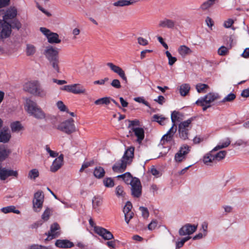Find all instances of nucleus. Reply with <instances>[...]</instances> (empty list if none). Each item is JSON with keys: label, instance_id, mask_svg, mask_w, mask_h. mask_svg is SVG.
<instances>
[{"label": "nucleus", "instance_id": "f257e3e1", "mask_svg": "<svg viewBox=\"0 0 249 249\" xmlns=\"http://www.w3.org/2000/svg\"><path fill=\"white\" fill-rule=\"evenodd\" d=\"M25 109L31 116L37 120L47 119V116L42 109L34 101L30 98H26Z\"/></svg>", "mask_w": 249, "mask_h": 249}, {"label": "nucleus", "instance_id": "f03ea898", "mask_svg": "<svg viewBox=\"0 0 249 249\" xmlns=\"http://www.w3.org/2000/svg\"><path fill=\"white\" fill-rule=\"evenodd\" d=\"M134 151L133 147L128 148L125 151L121 160L112 167L113 170L116 172H123L125 170L127 165L131 163L134 157Z\"/></svg>", "mask_w": 249, "mask_h": 249}, {"label": "nucleus", "instance_id": "7ed1b4c3", "mask_svg": "<svg viewBox=\"0 0 249 249\" xmlns=\"http://www.w3.org/2000/svg\"><path fill=\"white\" fill-rule=\"evenodd\" d=\"M57 129L70 135L76 131V128L72 118H70L62 122L57 126Z\"/></svg>", "mask_w": 249, "mask_h": 249}, {"label": "nucleus", "instance_id": "20e7f679", "mask_svg": "<svg viewBox=\"0 0 249 249\" xmlns=\"http://www.w3.org/2000/svg\"><path fill=\"white\" fill-rule=\"evenodd\" d=\"M61 90L71 92L75 94H87V90L80 84H74L64 86L60 88Z\"/></svg>", "mask_w": 249, "mask_h": 249}, {"label": "nucleus", "instance_id": "39448f33", "mask_svg": "<svg viewBox=\"0 0 249 249\" xmlns=\"http://www.w3.org/2000/svg\"><path fill=\"white\" fill-rule=\"evenodd\" d=\"M44 200V195L42 191L38 190L34 194L33 199V208L35 212L40 211L43 207Z\"/></svg>", "mask_w": 249, "mask_h": 249}, {"label": "nucleus", "instance_id": "423d86ee", "mask_svg": "<svg viewBox=\"0 0 249 249\" xmlns=\"http://www.w3.org/2000/svg\"><path fill=\"white\" fill-rule=\"evenodd\" d=\"M89 223L91 227L94 228L95 232L101 236L104 239L108 240L113 238V234L109 231L103 228L96 226L91 218L89 220Z\"/></svg>", "mask_w": 249, "mask_h": 249}, {"label": "nucleus", "instance_id": "0eeeda50", "mask_svg": "<svg viewBox=\"0 0 249 249\" xmlns=\"http://www.w3.org/2000/svg\"><path fill=\"white\" fill-rule=\"evenodd\" d=\"M43 54L48 61L59 58L58 49L52 46L45 47Z\"/></svg>", "mask_w": 249, "mask_h": 249}, {"label": "nucleus", "instance_id": "6e6552de", "mask_svg": "<svg viewBox=\"0 0 249 249\" xmlns=\"http://www.w3.org/2000/svg\"><path fill=\"white\" fill-rule=\"evenodd\" d=\"M219 96L218 93L210 92L207 94L203 98L198 100L196 102V104L199 105L201 106H204V103L209 104L218 99Z\"/></svg>", "mask_w": 249, "mask_h": 249}, {"label": "nucleus", "instance_id": "1a4fd4ad", "mask_svg": "<svg viewBox=\"0 0 249 249\" xmlns=\"http://www.w3.org/2000/svg\"><path fill=\"white\" fill-rule=\"evenodd\" d=\"M12 176L17 178L18 176V172L6 167H3L2 165L0 167V180L4 181L9 177Z\"/></svg>", "mask_w": 249, "mask_h": 249}, {"label": "nucleus", "instance_id": "9d476101", "mask_svg": "<svg viewBox=\"0 0 249 249\" xmlns=\"http://www.w3.org/2000/svg\"><path fill=\"white\" fill-rule=\"evenodd\" d=\"M131 186L132 195L136 197H139L142 194V186L140 180L134 178Z\"/></svg>", "mask_w": 249, "mask_h": 249}, {"label": "nucleus", "instance_id": "9b49d317", "mask_svg": "<svg viewBox=\"0 0 249 249\" xmlns=\"http://www.w3.org/2000/svg\"><path fill=\"white\" fill-rule=\"evenodd\" d=\"M12 32L11 25L7 21H4L0 29V40H3L9 37Z\"/></svg>", "mask_w": 249, "mask_h": 249}, {"label": "nucleus", "instance_id": "f8f14e48", "mask_svg": "<svg viewBox=\"0 0 249 249\" xmlns=\"http://www.w3.org/2000/svg\"><path fill=\"white\" fill-rule=\"evenodd\" d=\"M39 84V82L37 80L28 81L24 85L23 89L24 91L34 95Z\"/></svg>", "mask_w": 249, "mask_h": 249}, {"label": "nucleus", "instance_id": "ddd939ff", "mask_svg": "<svg viewBox=\"0 0 249 249\" xmlns=\"http://www.w3.org/2000/svg\"><path fill=\"white\" fill-rule=\"evenodd\" d=\"M197 228V225L186 224L179 229L178 233L180 236L191 235L196 231Z\"/></svg>", "mask_w": 249, "mask_h": 249}, {"label": "nucleus", "instance_id": "4468645a", "mask_svg": "<svg viewBox=\"0 0 249 249\" xmlns=\"http://www.w3.org/2000/svg\"><path fill=\"white\" fill-rule=\"evenodd\" d=\"M107 65L112 71L118 74L125 83L127 82V79L125 76V72L121 68L110 62L107 63Z\"/></svg>", "mask_w": 249, "mask_h": 249}, {"label": "nucleus", "instance_id": "2eb2a0df", "mask_svg": "<svg viewBox=\"0 0 249 249\" xmlns=\"http://www.w3.org/2000/svg\"><path fill=\"white\" fill-rule=\"evenodd\" d=\"M190 151V147L187 145L182 146L179 151L176 154L175 159L176 161L180 162L185 159V156Z\"/></svg>", "mask_w": 249, "mask_h": 249}, {"label": "nucleus", "instance_id": "dca6fc26", "mask_svg": "<svg viewBox=\"0 0 249 249\" xmlns=\"http://www.w3.org/2000/svg\"><path fill=\"white\" fill-rule=\"evenodd\" d=\"M176 21L174 20L169 18H164V19L159 21L158 26L160 28H167L173 29L176 27Z\"/></svg>", "mask_w": 249, "mask_h": 249}, {"label": "nucleus", "instance_id": "f3484780", "mask_svg": "<svg viewBox=\"0 0 249 249\" xmlns=\"http://www.w3.org/2000/svg\"><path fill=\"white\" fill-rule=\"evenodd\" d=\"M63 155L61 154L53 162L50 167V171L52 172H55L61 168L63 164Z\"/></svg>", "mask_w": 249, "mask_h": 249}, {"label": "nucleus", "instance_id": "a211bd4d", "mask_svg": "<svg viewBox=\"0 0 249 249\" xmlns=\"http://www.w3.org/2000/svg\"><path fill=\"white\" fill-rule=\"evenodd\" d=\"M55 245L59 248L68 249L74 246V244L67 239H58L55 241Z\"/></svg>", "mask_w": 249, "mask_h": 249}, {"label": "nucleus", "instance_id": "6ab92c4d", "mask_svg": "<svg viewBox=\"0 0 249 249\" xmlns=\"http://www.w3.org/2000/svg\"><path fill=\"white\" fill-rule=\"evenodd\" d=\"M17 15V9L14 7H11L9 8H8L4 16H3V20L4 21H6L7 20L11 19L14 18L16 17Z\"/></svg>", "mask_w": 249, "mask_h": 249}, {"label": "nucleus", "instance_id": "aec40b11", "mask_svg": "<svg viewBox=\"0 0 249 249\" xmlns=\"http://www.w3.org/2000/svg\"><path fill=\"white\" fill-rule=\"evenodd\" d=\"M132 131L137 137V141L140 143L144 138V131L141 127H132L130 131Z\"/></svg>", "mask_w": 249, "mask_h": 249}, {"label": "nucleus", "instance_id": "412c9836", "mask_svg": "<svg viewBox=\"0 0 249 249\" xmlns=\"http://www.w3.org/2000/svg\"><path fill=\"white\" fill-rule=\"evenodd\" d=\"M60 229V226L57 223H54L51 225L50 230L48 232L49 236H52L51 239L55 238L60 235V232L58 231Z\"/></svg>", "mask_w": 249, "mask_h": 249}, {"label": "nucleus", "instance_id": "4be33fe9", "mask_svg": "<svg viewBox=\"0 0 249 249\" xmlns=\"http://www.w3.org/2000/svg\"><path fill=\"white\" fill-rule=\"evenodd\" d=\"M178 52L183 58L190 55L193 53L192 50L189 47L184 45L180 46L178 49Z\"/></svg>", "mask_w": 249, "mask_h": 249}, {"label": "nucleus", "instance_id": "5701e85b", "mask_svg": "<svg viewBox=\"0 0 249 249\" xmlns=\"http://www.w3.org/2000/svg\"><path fill=\"white\" fill-rule=\"evenodd\" d=\"M11 138V133L8 130H3L0 131V142H8Z\"/></svg>", "mask_w": 249, "mask_h": 249}, {"label": "nucleus", "instance_id": "b1692460", "mask_svg": "<svg viewBox=\"0 0 249 249\" xmlns=\"http://www.w3.org/2000/svg\"><path fill=\"white\" fill-rule=\"evenodd\" d=\"M232 39L231 37H230L229 38V41L230 42V43L228 45H227V47L222 46L221 47L219 48L218 50V53L220 55L224 56L226 55L228 52L229 50L232 47Z\"/></svg>", "mask_w": 249, "mask_h": 249}, {"label": "nucleus", "instance_id": "393cba45", "mask_svg": "<svg viewBox=\"0 0 249 249\" xmlns=\"http://www.w3.org/2000/svg\"><path fill=\"white\" fill-rule=\"evenodd\" d=\"M47 39L49 43L51 44H58L61 42V39L59 38V35L55 33L52 32L47 36Z\"/></svg>", "mask_w": 249, "mask_h": 249}, {"label": "nucleus", "instance_id": "a878e982", "mask_svg": "<svg viewBox=\"0 0 249 249\" xmlns=\"http://www.w3.org/2000/svg\"><path fill=\"white\" fill-rule=\"evenodd\" d=\"M48 61L49 65L53 71H54L56 73H59L60 72L59 65L60 62L59 58Z\"/></svg>", "mask_w": 249, "mask_h": 249}, {"label": "nucleus", "instance_id": "bb28decb", "mask_svg": "<svg viewBox=\"0 0 249 249\" xmlns=\"http://www.w3.org/2000/svg\"><path fill=\"white\" fill-rule=\"evenodd\" d=\"M11 151L4 146H0V160H4L10 154Z\"/></svg>", "mask_w": 249, "mask_h": 249}, {"label": "nucleus", "instance_id": "cd10ccee", "mask_svg": "<svg viewBox=\"0 0 249 249\" xmlns=\"http://www.w3.org/2000/svg\"><path fill=\"white\" fill-rule=\"evenodd\" d=\"M183 114L177 111H174L171 114L172 123L176 124L177 122H180L183 119Z\"/></svg>", "mask_w": 249, "mask_h": 249}, {"label": "nucleus", "instance_id": "c85d7f7f", "mask_svg": "<svg viewBox=\"0 0 249 249\" xmlns=\"http://www.w3.org/2000/svg\"><path fill=\"white\" fill-rule=\"evenodd\" d=\"M118 178H122L123 180L127 184H131L132 183L134 178H132L131 175L129 172H126L123 175L117 176Z\"/></svg>", "mask_w": 249, "mask_h": 249}, {"label": "nucleus", "instance_id": "c756f323", "mask_svg": "<svg viewBox=\"0 0 249 249\" xmlns=\"http://www.w3.org/2000/svg\"><path fill=\"white\" fill-rule=\"evenodd\" d=\"M10 127L13 132H19L23 129V126L18 121L12 123L10 124Z\"/></svg>", "mask_w": 249, "mask_h": 249}, {"label": "nucleus", "instance_id": "7c9ffc66", "mask_svg": "<svg viewBox=\"0 0 249 249\" xmlns=\"http://www.w3.org/2000/svg\"><path fill=\"white\" fill-rule=\"evenodd\" d=\"M93 174L96 178H101L105 176V171L103 167L101 166H98L95 168Z\"/></svg>", "mask_w": 249, "mask_h": 249}, {"label": "nucleus", "instance_id": "2f4dec72", "mask_svg": "<svg viewBox=\"0 0 249 249\" xmlns=\"http://www.w3.org/2000/svg\"><path fill=\"white\" fill-rule=\"evenodd\" d=\"M190 89V86L188 84H183L179 88V93L182 96H186Z\"/></svg>", "mask_w": 249, "mask_h": 249}, {"label": "nucleus", "instance_id": "473e14b6", "mask_svg": "<svg viewBox=\"0 0 249 249\" xmlns=\"http://www.w3.org/2000/svg\"><path fill=\"white\" fill-rule=\"evenodd\" d=\"M36 47L31 44H27L26 47V54L28 56H33L36 53Z\"/></svg>", "mask_w": 249, "mask_h": 249}, {"label": "nucleus", "instance_id": "72a5a7b5", "mask_svg": "<svg viewBox=\"0 0 249 249\" xmlns=\"http://www.w3.org/2000/svg\"><path fill=\"white\" fill-rule=\"evenodd\" d=\"M39 176V172L37 169L35 168L30 170L28 174V178L32 180H35Z\"/></svg>", "mask_w": 249, "mask_h": 249}, {"label": "nucleus", "instance_id": "f704fd0d", "mask_svg": "<svg viewBox=\"0 0 249 249\" xmlns=\"http://www.w3.org/2000/svg\"><path fill=\"white\" fill-rule=\"evenodd\" d=\"M135 1L134 0H120L114 3L113 5L115 6L122 7L132 4L135 3Z\"/></svg>", "mask_w": 249, "mask_h": 249}, {"label": "nucleus", "instance_id": "c9c22d12", "mask_svg": "<svg viewBox=\"0 0 249 249\" xmlns=\"http://www.w3.org/2000/svg\"><path fill=\"white\" fill-rule=\"evenodd\" d=\"M47 95L46 90L42 88L41 86L40 83L39 85V86L37 87L36 92L34 93V95L38 96L40 97L44 98L46 97Z\"/></svg>", "mask_w": 249, "mask_h": 249}, {"label": "nucleus", "instance_id": "e433bc0d", "mask_svg": "<svg viewBox=\"0 0 249 249\" xmlns=\"http://www.w3.org/2000/svg\"><path fill=\"white\" fill-rule=\"evenodd\" d=\"M215 0H207L204 1L200 6V9L205 11L209 9L215 3Z\"/></svg>", "mask_w": 249, "mask_h": 249}, {"label": "nucleus", "instance_id": "4c0bfd02", "mask_svg": "<svg viewBox=\"0 0 249 249\" xmlns=\"http://www.w3.org/2000/svg\"><path fill=\"white\" fill-rule=\"evenodd\" d=\"M1 211L4 213L13 212L14 213L18 214L20 213L19 211L16 209V208L14 206H9L6 207H3L1 209Z\"/></svg>", "mask_w": 249, "mask_h": 249}, {"label": "nucleus", "instance_id": "58836bf2", "mask_svg": "<svg viewBox=\"0 0 249 249\" xmlns=\"http://www.w3.org/2000/svg\"><path fill=\"white\" fill-rule=\"evenodd\" d=\"M111 98L108 97H105L96 100L94 104L96 105H108L110 103Z\"/></svg>", "mask_w": 249, "mask_h": 249}, {"label": "nucleus", "instance_id": "ea45409f", "mask_svg": "<svg viewBox=\"0 0 249 249\" xmlns=\"http://www.w3.org/2000/svg\"><path fill=\"white\" fill-rule=\"evenodd\" d=\"M231 143V141L229 138H227L226 141L222 143L221 144H218L216 147H215L211 152H214L217 151L219 149L224 148L227 147Z\"/></svg>", "mask_w": 249, "mask_h": 249}, {"label": "nucleus", "instance_id": "a19ab883", "mask_svg": "<svg viewBox=\"0 0 249 249\" xmlns=\"http://www.w3.org/2000/svg\"><path fill=\"white\" fill-rule=\"evenodd\" d=\"M167 119V118L164 117L161 115L159 116L158 114H155L153 116V121L158 122L160 125H164V121Z\"/></svg>", "mask_w": 249, "mask_h": 249}, {"label": "nucleus", "instance_id": "79ce46f5", "mask_svg": "<svg viewBox=\"0 0 249 249\" xmlns=\"http://www.w3.org/2000/svg\"><path fill=\"white\" fill-rule=\"evenodd\" d=\"M193 119H189L186 121L182 122L179 124L178 129L188 130L189 125L191 124Z\"/></svg>", "mask_w": 249, "mask_h": 249}, {"label": "nucleus", "instance_id": "37998d69", "mask_svg": "<svg viewBox=\"0 0 249 249\" xmlns=\"http://www.w3.org/2000/svg\"><path fill=\"white\" fill-rule=\"evenodd\" d=\"M93 208L96 209L101 205L102 203V198L99 196H95L92 199Z\"/></svg>", "mask_w": 249, "mask_h": 249}, {"label": "nucleus", "instance_id": "c03bdc74", "mask_svg": "<svg viewBox=\"0 0 249 249\" xmlns=\"http://www.w3.org/2000/svg\"><path fill=\"white\" fill-rule=\"evenodd\" d=\"M214 161L213 155L211 154H207L203 158V162L207 165H211L210 163Z\"/></svg>", "mask_w": 249, "mask_h": 249}, {"label": "nucleus", "instance_id": "a18cd8bd", "mask_svg": "<svg viewBox=\"0 0 249 249\" xmlns=\"http://www.w3.org/2000/svg\"><path fill=\"white\" fill-rule=\"evenodd\" d=\"M115 193L119 197H124L125 195L124 190V188L120 185L116 187L115 189Z\"/></svg>", "mask_w": 249, "mask_h": 249}, {"label": "nucleus", "instance_id": "49530a36", "mask_svg": "<svg viewBox=\"0 0 249 249\" xmlns=\"http://www.w3.org/2000/svg\"><path fill=\"white\" fill-rule=\"evenodd\" d=\"M226 154L227 152L226 151H220L215 155L213 156L214 161L216 160L219 161L223 159L225 157Z\"/></svg>", "mask_w": 249, "mask_h": 249}, {"label": "nucleus", "instance_id": "de8ad7c7", "mask_svg": "<svg viewBox=\"0 0 249 249\" xmlns=\"http://www.w3.org/2000/svg\"><path fill=\"white\" fill-rule=\"evenodd\" d=\"M52 213L51 210L47 208L41 215V218L44 221H47L50 217Z\"/></svg>", "mask_w": 249, "mask_h": 249}, {"label": "nucleus", "instance_id": "09e8293b", "mask_svg": "<svg viewBox=\"0 0 249 249\" xmlns=\"http://www.w3.org/2000/svg\"><path fill=\"white\" fill-rule=\"evenodd\" d=\"M103 183L104 185L107 187H112L114 185V181L110 178L104 179L103 180Z\"/></svg>", "mask_w": 249, "mask_h": 249}, {"label": "nucleus", "instance_id": "8fccbe9b", "mask_svg": "<svg viewBox=\"0 0 249 249\" xmlns=\"http://www.w3.org/2000/svg\"><path fill=\"white\" fill-rule=\"evenodd\" d=\"M236 98V95L233 93H231L226 96L222 101V103H225L227 102H231L233 101Z\"/></svg>", "mask_w": 249, "mask_h": 249}, {"label": "nucleus", "instance_id": "3c124183", "mask_svg": "<svg viewBox=\"0 0 249 249\" xmlns=\"http://www.w3.org/2000/svg\"><path fill=\"white\" fill-rule=\"evenodd\" d=\"M179 135L180 138L186 140L188 138V130L178 129Z\"/></svg>", "mask_w": 249, "mask_h": 249}, {"label": "nucleus", "instance_id": "603ef678", "mask_svg": "<svg viewBox=\"0 0 249 249\" xmlns=\"http://www.w3.org/2000/svg\"><path fill=\"white\" fill-rule=\"evenodd\" d=\"M56 105L57 107L61 111H66L67 112H69V110L63 102L59 101L57 103Z\"/></svg>", "mask_w": 249, "mask_h": 249}, {"label": "nucleus", "instance_id": "864d4df0", "mask_svg": "<svg viewBox=\"0 0 249 249\" xmlns=\"http://www.w3.org/2000/svg\"><path fill=\"white\" fill-rule=\"evenodd\" d=\"M132 208V205L130 201H127L124 207L123 212L124 213H127L129 212H132L131 209Z\"/></svg>", "mask_w": 249, "mask_h": 249}, {"label": "nucleus", "instance_id": "5fc2aeb1", "mask_svg": "<svg viewBox=\"0 0 249 249\" xmlns=\"http://www.w3.org/2000/svg\"><path fill=\"white\" fill-rule=\"evenodd\" d=\"M190 238V236H187L183 238L181 241L176 242V248L178 249L182 247L184 243L189 240Z\"/></svg>", "mask_w": 249, "mask_h": 249}, {"label": "nucleus", "instance_id": "6e6d98bb", "mask_svg": "<svg viewBox=\"0 0 249 249\" xmlns=\"http://www.w3.org/2000/svg\"><path fill=\"white\" fill-rule=\"evenodd\" d=\"M129 123L128 127L132 129V127H135V126H139L140 125V122L138 120H128Z\"/></svg>", "mask_w": 249, "mask_h": 249}, {"label": "nucleus", "instance_id": "4d7b16f0", "mask_svg": "<svg viewBox=\"0 0 249 249\" xmlns=\"http://www.w3.org/2000/svg\"><path fill=\"white\" fill-rule=\"evenodd\" d=\"M208 88V86L205 84H198L196 86L197 91L199 92H202L203 90Z\"/></svg>", "mask_w": 249, "mask_h": 249}, {"label": "nucleus", "instance_id": "13d9d810", "mask_svg": "<svg viewBox=\"0 0 249 249\" xmlns=\"http://www.w3.org/2000/svg\"><path fill=\"white\" fill-rule=\"evenodd\" d=\"M93 163H94V161L93 160H91V161H89V162H84L82 164V167H81V168H80V169L79 170L80 172H83L84 169H85L86 168L89 167L90 166H91L93 164Z\"/></svg>", "mask_w": 249, "mask_h": 249}, {"label": "nucleus", "instance_id": "bf43d9fd", "mask_svg": "<svg viewBox=\"0 0 249 249\" xmlns=\"http://www.w3.org/2000/svg\"><path fill=\"white\" fill-rule=\"evenodd\" d=\"M136 102L138 103H141L148 107H150L149 104L145 101L143 97H136L134 99Z\"/></svg>", "mask_w": 249, "mask_h": 249}, {"label": "nucleus", "instance_id": "052dcab7", "mask_svg": "<svg viewBox=\"0 0 249 249\" xmlns=\"http://www.w3.org/2000/svg\"><path fill=\"white\" fill-rule=\"evenodd\" d=\"M125 221L127 224L129 223V221L133 217L134 213L133 212H129L127 213H124Z\"/></svg>", "mask_w": 249, "mask_h": 249}, {"label": "nucleus", "instance_id": "680f3d73", "mask_svg": "<svg viewBox=\"0 0 249 249\" xmlns=\"http://www.w3.org/2000/svg\"><path fill=\"white\" fill-rule=\"evenodd\" d=\"M140 210L142 213V215L144 218H146L149 216V212L148 209L144 207H140Z\"/></svg>", "mask_w": 249, "mask_h": 249}, {"label": "nucleus", "instance_id": "e2e57ef3", "mask_svg": "<svg viewBox=\"0 0 249 249\" xmlns=\"http://www.w3.org/2000/svg\"><path fill=\"white\" fill-rule=\"evenodd\" d=\"M110 84L113 87L116 89H120L121 88V83L118 79L113 80Z\"/></svg>", "mask_w": 249, "mask_h": 249}, {"label": "nucleus", "instance_id": "0e129e2a", "mask_svg": "<svg viewBox=\"0 0 249 249\" xmlns=\"http://www.w3.org/2000/svg\"><path fill=\"white\" fill-rule=\"evenodd\" d=\"M234 23V20L232 19L229 18L226 20L224 23V26L226 28H229L231 27Z\"/></svg>", "mask_w": 249, "mask_h": 249}, {"label": "nucleus", "instance_id": "69168bd1", "mask_svg": "<svg viewBox=\"0 0 249 249\" xmlns=\"http://www.w3.org/2000/svg\"><path fill=\"white\" fill-rule=\"evenodd\" d=\"M12 27L13 28H16L19 30L21 27V24L18 20H14L12 23Z\"/></svg>", "mask_w": 249, "mask_h": 249}, {"label": "nucleus", "instance_id": "338daca9", "mask_svg": "<svg viewBox=\"0 0 249 249\" xmlns=\"http://www.w3.org/2000/svg\"><path fill=\"white\" fill-rule=\"evenodd\" d=\"M173 137V136L166 133L162 137L161 141H163V143L164 144L165 141L167 142L170 141L172 139Z\"/></svg>", "mask_w": 249, "mask_h": 249}, {"label": "nucleus", "instance_id": "774afa93", "mask_svg": "<svg viewBox=\"0 0 249 249\" xmlns=\"http://www.w3.org/2000/svg\"><path fill=\"white\" fill-rule=\"evenodd\" d=\"M29 249H49V248L38 245H33L29 247Z\"/></svg>", "mask_w": 249, "mask_h": 249}]
</instances>
